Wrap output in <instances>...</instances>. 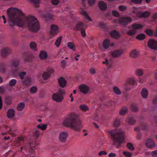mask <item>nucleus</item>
<instances>
[{
	"instance_id": "24",
	"label": "nucleus",
	"mask_w": 157,
	"mask_h": 157,
	"mask_svg": "<svg viewBox=\"0 0 157 157\" xmlns=\"http://www.w3.org/2000/svg\"><path fill=\"white\" fill-rule=\"evenodd\" d=\"M29 46L30 48L33 51H35L37 50L36 44L34 41H32L30 43Z\"/></svg>"
},
{
	"instance_id": "23",
	"label": "nucleus",
	"mask_w": 157,
	"mask_h": 157,
	"mask_svg": "<svg viewBox=\"0 0 157 157\" xmlns=\"http://www.w3.org/2000/svg\"><path fill=\"white\" fill-rule=\"evenodd\" d=\"M141 94L143 98H147L148 95V92L146 88L143 89L142 90Z\"/></svg>"
},
{
	"instance_id": "11",
	"label": "nucleus",
	"mask_w": 157,
	"mask_h": 157,
	"mask_svg": "<svg viewBox=\"0 0 157 157\" xmlns=\"http://www.w3.org/2000/svg\"><path fill=\"white\" fill-rule=\"evenodd\" d=\"M58 83L60 87L62 88H64L67 84L66 79L63 77H61L58 78Z\"/></svg>"
},
{
	"instance_id": "50",
	"label": "nucleus",
	"mask_w": 157,
	"mask_h": 157,
	"mask_svg": "<svg viewBox=\"0 0 157 157\" xmlns=\"http://www.w3.org/2000/svg\"><path fill=\"white\" fill-rule=\"evenodd\" d=\"M131 2L136 4H140L142 3V0H131Z\"/></svg>"
},
{
	"instance_id": "28",
	"label": "nucleus",
	"mask_w": 157,
	"mask_h": 157,
	"mask_svg": "<svg viewBox=\"0 0 157 157\" xmlns=\"http://www.w3.org/2000/svg\"><path fill=\"white\" fill-rule=\"evenodd\" d=\"M25 107V104L24 102L19 103L17 106V109L20 111L22 110Z\"/></svg>"
},
{
	"instance_id": "1",
	"label": "nucleus",
	"mask_w": 157,
	"mask_h": 157,
	"mask_svg": "<svg viewBox=\"0 0 157 157\" xmlns=\"http://www.w3.org/2000/svg\"><path fill=\"white\" fill-rule=\"evenodd\" d=\"M7 14L11 21L9 22L10 26L17 25L20 27L26 24L29 29L33 33H37L40 29V25L37 18L34 16H29L23 18H14L17 16H22L24 14L22 11L18 9L12 8L7 10Z\"/></svg>"
},
{
	"instance_id": "32",
	"label": "nucleus",
	"mask_w": 157,
	"mask_h": 157,
	"mask_svg": "<svg viewBox=\"0 0 157 157\" xmlns=\"http://www.w3.org/2000/svg\"><path fill=\"white\" fill-rule=\"evenodd\" d=\"M81 14L82 15L84 16L89 21H92V20L91 17L89 16L87 13L85 11L82 10L81 12Z\"/></svg>"
},
{
	"instance_id": "38",
	"label": "nucleus",
	"mask_w": 157,
	"mask_h": 157,
	"mask_svg": "<svg viewBox=\"0 0 157 157\" xmlns=\"http://www.w3.org/2000/svg\"><path fill=\"white\" fill-rule=\"evenodd\" d=\"M46 20H52L53 18V16L51 14L48 13L45 14L44 16Z\"/></svg>"
},
{
	"instance_id": "5",
	"label": "nucleus",
	"mask_w": 157,
	"mask_h": 157,
	"mask_svg": "<svg viewBox=\"0 0 157 157\" xmlns=\"http://www.w3.org/2000/svg\"><path fill=\"white\" fill-rule=\"evenodd\" d=\"M143 25L140 24H133L131 25L132 29L129 30L127 34L130 36L135 35L137 32V30L142 29Z\"/></svg>"
},
{
	"instance_id": "63",
	"label": "nucleus",
	"mask_w": 157,
	"mask_h": 157,
	"mask_svg": "<svg viewBox=\"0 0 157 157\" xmlns=\"http://www.w3.org/2000/svg\"><path fill=\"white\" fill-rule=\"evenodd\" d=\"M152 19L154 21L157 19V12L154 13L152 16Z\"/></svg>"
},
{
	"instance_id": "9",
	"label": "nucleus",
	"mask_w": 157,
	"mask_h": 157,
	"mask_svg": "<svg viewBox=\"0 0 157 157\" xmlns=\"http://www.w3.org/2000/svg\"><path fill=\"white\" fill-rule=\"evenodd\" d=\"M68 135V133L66 132H60L59 136V139L60 141L62 143L66 142Z\"/></svg>"
},
{
	"instance_id": "3",
	"label": "nucleus",
	"mask_w": 157,
	"mask_h": 157,
	"mask_svg": "<svg viewBox=\"0 0 157 157\" xmlns=\"http://www.w3.org/2000/svg\"><path fill=\"white\" fill-rule=\"evenodd\" d=\"M107 132L110 134V135L112 138L113 144L116 145L117 148L121 146V144L124 141V132L120 131L118 129L116 128L111 131H109Z\"/></svg>"
},
{
	"instance_id": "22",
	"label": "nucleus",
	"mask_w": 157,
	"mask_h": 157,
	"mask_svg": "<svg viewBox=\"0 0 157 157\" xmlns=\"http://www.w3.org/2000/svg\"><path fill=\"white\" fill-rule=\"evenodd\" d=\"M31 80L30 78L28 77H25L24 79L22 81L23 84L26 86L29 85L31 83Z\"/></svg>"
},
{
	"instance_id": "61",
	"label": "nucleus",
	"mask_w": 157,
	"mask_h": 157,
	"mask_svg": "<svg viewBox=\"0 0 157 157\" xmlns=\"http://www.w3.org/2000/svg\"><path fill=\"white\" fill-rule=\"evenodd\" d=\"M12 64L13 66L15 67H18L19 65V62L18 61H14Z\"/></svg>"
},
{
	"instance_id": "58",
	"label": "nucleus",
	"mask_w": 157,
	"mask_h": 157,
	"mask_svg": "<svg viewBox=\"0 0 157 157\" xmlns=\"http://www.w3.org/2000/svg\"><path fill=\"white\" fill-rule=\"evenodd\" d=\"M90 73L92 75H94L96 73V71L94 68L93 67L91 68L89 70Z\"/></svg>"
},
{
	"instance_id": "53",
	"label": "nucleus",
	"mask_w": 157,
	"mask_h": 157,
	"mask_svg": "<svg viewBox=\"0 0 157 157\" xmlns=\"http://www.w3.org/2000/svg\"><path fill=\"white\" fill-rule=\"evenodd\" d=\"M95 2V0H88V2L90 6H92L94 5Z\"/></svg>"
},
{
	"instance_id": "16",
	"label": "nucleus",
	"mask_w": 157,
	"mask_h": 157,
	"mask_svg": "<svg viewBox=\"0 0 157 157\" xmlns=\"http://www.w3.org/2000/svg\"><path fill=\"white\" fill-rule=\"evenodd\" d=\"M39 56L41 60H46L48 57V55L47 52L45 51H41L39 54Z\"/></svg>"
},
{
	"instance_id": "15",
	"label": "nucleus",
	"mask_w": 157,
	"mask_h": 157,
	"mask_svg": "<svg viewBox=\"0 0 157 157\" xmlns=\"http://www.w3.org/2000/svg\"><path fill=\"white\" fill-rule=\"evenodd\" d=\"M123 51L121 50H117L113 52L111 54L112 56L114 58H117L120 57L123 54Z\"/></svg>"
},
{
	"instance_id": "43",
	"label": "nucleus",
	"mask_w": 157,
	"mask_h": 157,
	"mask_svg": "<svg viewBox=\"0 0 157 157\" xmlns=\"http://www.w3.org/2000/svg\"><path fill=\"white\" fill-rule=\"evenodd\" d=\"M126 147L128 148L131 151H133L135 149L133 144L130 143H128L126 145Z\"/></svg>"
},
{
	"instance_id": "62",
	"label": "nucleus",
	"mask_w": 157,
	"mask_h": 157,
	"mask_svg": "<svg viewBox=\"0 0 157 157\" xmlns=\"http://www.w3.org/2000/svg\"><path fill=\"white\" fill-rule=\"evenodd\" d=\"M142 12L141 11H139L137 12L136 13L137 17H139L140 18H142Z\"/></svg>"
},
{
	"instance_id": "34",
	"label": "nucleus",
	"mask_w": 157,
	"mask_h": 157,
	"mask_svg": "<svg viewBox=\"0 0 157 157\" xmlns=\"http://www.w3.org/2000/svg\"><path fill=\"white\" fill-rule=\"evenodd\" d=\"M144 74V70L141 69H138L136 70V74L138 76H142Z\"/></svg>"
},
{
	"instance_id": "14",
	"label": "nucleus",
	"mask_w": 157,
	"mask_h": 157,
	"mask_svg": "<svg viewBox=\"0 0 157 157\" xmlns=\"http://www.w3.org/2000/svg\"><path fill=\"white\" fill-rule=\"evenodd\" d=\"M86 26L85 25L84 23L81 22H78L75 26V29L77 31L81 30L86 29Z\"/></svg>"
},
{
	"instance_id": "45",
	"label": "nucleus",
	"mask_w": 157,
	"mask_h": 157,
	"mask_svg": "<svg viewBox=\"0 0 157 157\" xmlns=\"http://www.w3.org/2000/svg\"><path fill=\"white\" fill-rule=\"evenodd\" d=\"M17 81L15 79H12L10 81L9 85L10 86L13 87L16 84Z\"/></svg>"
},
{
	"instance_id": "27",
	"label": "nucleus",
	"mask_w": 157,
	"mask_h": 157,
	"mask_svg": "<svg viewBox=\"0 0 157 157\" xmlns=\"http://www.w3.org/2000/svg\"><path fill=\"white\" fill-rule=\"evenodd\" d=\"M110 41L109 39H106L103 42V46L105 49H107L109 46Z\"/></svg>"
},
{
	"instance_id": "4",
	"label": "nucleus",
	"mask_w": 157,
	"mask_h": 157,
	"mask_svg": "<svg viewBox=\"0 0 157 157\" xmlns=\"http://www.w3.org/2000/svg\"><path fill=\"white\" fill-rule=\"evenodd\" d=\"M65 94L66 92L65 90L60 88L56 93L53 94L52 99L56 102H61L64 99L63 95Z\"/></svg>"
},
{
	"instance_id": "12",
	"label": "nucleus",
	"mask_w": 157,
	"mask_h": 157,
	"mask_svg": "<svg viewBox=\"0 0 157 157\" xmlns=\"http://www.w3.org/2000/svg\"><path fill=\"white\" fill-rule=\"evenodd\" d=\"M36 144L35 140L32 141H30L29 144L26 145V146L24 147V149L30 150V151H31Z\"/></svg>"
},
{
	"instance_id": "19",
	"label": "nucleus",
	"mask_w": 157,
	"mask_h": 157,
	"mask_svg": "<svg viewBox=\"0 0 157 157\" xmlns=\"http://www.w3.org/2000/svg\"><path fill=\"white\" fill-rule=\"evenodd\" d=\"M139 52L136 50H133L132 51L130 54V56L132 58H136L139 56Z\"/></svg>"
},
{
	"instance_id": "44",
	"label": "nucleus",
	"mask_w": 157,
	"mask_h": 157,
	"mask_svg": "<svg viewBox=\"0 0 157 157\" xmlns=\"http://www.w3.org/2000/svg\"><path fill=\"white\" fill-rule=\"evenodd\" d=\"M37 89V88L36 86H33L30 88V92L31 93L34 94L36 92Z\"/></svg>"
},
{
	"instance_id": "36",
	"label": "nucleus",
	"mask_w": 157,
	"mask_h": 157,
	"mask_svg": "<svg viewBox=\"0 0 157 157\" xmlns=\"http://www.w3.org/2000/svg\"><path fill=\"white\" fill-rule=\"evenodd\" d=\"M151 13L148 11H145L142 12V18H147L150 16Z\"/></svg>"
},
{
	"instance_id": "56",
	"label": "nucleus",
	"mask_w": 157,
	"mask_h": 157,
	"mask_svg": "<svg viewBox=\"0 0 157 157\" xmlns=\"http://www.w3.org/2000/svg\"><path fill=\"white\" fill-rule=\"evenodd\" d=\"M40 134V131L38 130H36L34 133L33 136L36 137H38Z\"/></svg>"
},
{
	"instance_id": "35",
	"label": "nucleus",
	"mask_w": 157,
	"mask_h": 157,
	"mask_svg": "<svg viewBox=\"0 0 157 157\" xmlns=\"http://www.w3.org/2000/svg\"><path fill=\"white\" fill-rule=\"evenodd\" d=\"M131 110L134 112H137L138 111V107L135 104H132L131 105Z\"/></svg>"
},
{
	"instance_id": "48",
	"label": "nucleus",
	"mask_w": 157,
	"mask_h": 157,
	"mask_svg": "<svg viewBox=\"0 0 157 157\" xmlns=\"http://www.w3.org/2000/svg\"><path fill=\"white\" fill-rule=\"evenodd\" d=\"M127 7L126 6H119L118 9L119 10L121 11H123L127 9Z\"/></svg>"
},
{
	"instance_id": "29",
	"label": "nucleus",
	"mask_w": 157,
	"mask_h": 157,
	"mask_svg": "<svg viewBox=\"0 0 157 157\" xmlns=\"http://www.w3.org/2000/svg\"><path fill=\"white\" fill-rule=\"evenodd\" d=\"M146 35L144 33H141L136 36V38L138 40H143L146 38Z\"/></svg>"
},
{
	"instance_id": "49",
	"label": "nucleus",
	"mask_w": 157,
	"mask_h": 157,
	"mask_svg": "<svg viewBox=\"0 0 157 157\" xmlns=\"http://www.w3.org/2000/svg\"><path fill=\"white\" fill-rule=\"evenodd\" d=\"M123 154L127 157H131L132 156V153L128 151H124Z\"/></svg>"
},
{
	"instance_id": "60",
	"label": "nucleus",
	"mask_w": 157,
	"mask_h": 157,
	"mask_svg": "<svg viewBox=\"0 0 157 157\" xmlns=\"http://www.w3.org/2000/svg\"><path fill=\"white\" fill-rule=\"evenodd\" d=\"M85 29H84L80 31L81 34L84 37H85L86 36V34L85 32Z\"/></svg>"
},
{
	"instance_id": "18",
	"label": "nucleus",
	"mask_w": 157,
	"mask_h": 157,
	"mask_svg": "<svg viewBox=\"0 0 157 157\" xmlns=\"http://www.w3.org/2000/svg\"><path fill=\"white\" fill-rule=\"evenodd\" d=\"M15 116V112L14 109H9L7 112V116L9 119L13 118Z\"/></svg>"
},
{
	"instance_id": "42",
	"label": "nucleus",
	"mask_w": 157,
	"mask_h": 157,
	"mask_svg": "<svg viewBox=\"0 0 157 157\" xmlns=\"http://www.w3.org/2000/svg\"><path fill=\"white\" fill-rule=\"evenodd\" d=\"M79 107L82 110L85 112L88 110L89 109L88 107L85 105H81Z\"/></svg>"
},
{
	"instance_id": "52",
	"label": "nucleus",
	"mask_w": 157,
	"mask_h": 157,
	"mask_svg": "<svg viewBox=\"0 0 157 157\" xmlns=\"http://www.w3.org/2000/svg\"><path fill=\"white\" fill-rule=\"evenodd\" d=\"M120 121L119 120L116 119L114 122V124L115 126L118 127L120 125Z\"/></svg>"
},
{
	"instance_id": "13",
	"label": "nucleus",
	"mask_w": 157,
	"mask_h": 157,
	"mask_svg": "<svg viewBox=\"0 0 157 157\" xmlns=\"http://www.w3.org/2000/svg\"><path fill=\"white\" fill-rule=\"evenodd\" d=\"M79 90L81 92L86 94L89 91V88L85 84H82L79 86Z\"/></svg>"
},
{
	"instance_id": "40",
	"label": "nucleus",
	"mask_w": 157,
	"mask_h": 157,
	"mask_svg": "<svg viewBox=\"0 0 157 157\" xmlns=\"http://www.w3.org/2000/svg\"><path fill=\"white\" fill-rule=\"evenodd\" d=\"M113 91L114 92L117 94V95H120L121 94V92L119 89L118 88L117 86H114L113 87Z\"/></svg>"
},
{
	"instance_id": "26",
	"label": "nucleus",
	"mask_w": 157,
	"mask_h": 157,
	"mask_svg": "<svg viewBox=\"0 0 157 157\" xmlns=\"http://www.w3.org/2000/svg\"><path fill=\"white\" fill-rule=\"evenodd\" d=\"M6 69L5 65L3 63L0 64V72L4 74L6 72Z\"/></svg>"
},
{
	"instance_id": "6",
	"label": "nucleus",
	"mask_w": 157,
	"mask_h": 157,
	"mask_svg": "<svg viewBox=\"0 0 157 157\" xmlns=\"http://www.w3.org/2000/svg\"><path fill=\"white\" fill-rule=\"evenodd\" d=\"M148 47L152 49L157 50V41L154 39H150L147 42Z\"/></svg>"
},
{
	"instance_id": "64",
	"label": "nucleus",
	"mask_w": 157,
	"mask_h": 157,
	"mask_svg": "<svg viewBox=\"0 0 157 157\" xmlns=\"http://www.w3.org/2000/svg\"><path fill=\"white\" fill-rule=\"evenodd\" d=\"M107 154V153L105 151H101L99 153L98 155L99 156H101L102 155H106Z\"/></svg>"
},
{
	"instance_id": "10",
	"label": "nucleus",
	"mask_w": 157,
	"mask_h": 157,
	"mask_svg": "<svg viewBox=\"0 0 157 157\" xmlns=\"http://www.w3.org/2000/svg\"><path fill=\"white\" fill-rule=\"evenodd\" d=\"M98 6L100 10L101 11H105L107 8V4L103 1H100L98 4Z\"/></svg>"
},
{
	"instance_id": "2",
	"label": "nucleus",
	"mask_w": 157,
	"mask_h": 157,
	"mask_svg": "<svg viewBox=\"0 0 157 157\" xmlns=\"http://www.w3.org/2000/svg\"><path fill=\"white\" fill-rule=\"evenodd\" d=\"M82 121L79 119L77 115L71 113L63 122V125L69 127L76 132L80 131L82 127Z\"/></svg>"
},
{
	"instance_id": "51",
	"label": "nucleus",
	"mask_w": 157,
	"mask_h": 157,
	"mask_svg": "<svg viewBox=\"0 0 157 157\" xmlns=\"http://www.w3.org/2000/svg\"><path fill=\"white\" fill-rule=\"evenodd\" d=\"M112 13L113 15L115 17H119L120 16V15L119 13L115 10H113L112 11Z\"/></svg>"
},
{
	"instance_id": "21",
	"label": "nucleus",
	"mask_w": 157,
	"mask_h": 157,
	"mask_svg": "<svg viewBox=\"0 0 157 157\" xmlns=\"http://www.w3.org/2000/svg\"><path fill=\"white\" fill-rule=\"evenodd\" d=\"M110 36L114 39H117L119 37V33L116 30H113L111 31L110 33Z\"/></svg>"
},
{
	"instance_id": "54",
	"label": "nucleus",
	"mask_w": 157,
	"mask_h": 157,
	"mask_svg": "<svg viewBox=\"0 0 157 157\" xmlns=\"http://www.w3.org/2000/svg\"><path fill=\"white\" fill-rule=\"evenodd\" d=\"M5 101L7 105H10L11 103L10 99L9 97H7L5 98Z\"/></svg>"
},
{
	"instance_id": "8",
	"label": "nucleus",
	"mask_w": 157,
	"mask_h": 157,
	"mask_svg": "<svg viewBox=\"0 0 157 157\" xmlns=\"http://www.w3.org/2000/svg\"><path fill=\"white\" fill-rule=\"evenodd\" d=\"M132 21V18L129 17H123L119 21V23L122 25H126Z\"/></svg>"
},
{
	"instance_id": "55",
	"label": "nucleus",
	"mask_w": 157,
	"mask_h": 157,
	"mask_svg": "<svg viewBox=\"0 0 157 157\" xmlns=\"http://www.w3.org/2000/svg\"><path fill=\"white\" fill-rule=\"evenodd\" d=\"M59 2V0H51L52 4L54 5H58Z\"/></svg>"
},
{
	"instance_id": "41",
	"label": "nucleus",
	"mask_w": 157,
	"mask_h": 157,
	"mask_svg": "<svg viewBox=\"0 0 157 157\" xmlns=\"http://www.w3.org/2000/svg\"><path fill=\"white\" fill-rule=\"evenodd\" d=\"M145 32L147 35L150 36H152L153 35V31L150 29H146L145 31Z\"/></svg>"
},
{
	"instance_id": "31",
	"label": "nucleus",
	"mask_w": 157,
	"mask_h": 157,
	"mask_svg": "<svg viewBox=\"0 0 157 157\" xmlns=\"http://www.w3.org/2000/svg\"><path fill=\"white\" fill-rule=\"evenodd\" d=\"M67 46L73 51L75 50V47L74 43L73 42H69L67 43Z\"/></svg>"
},
{
	"instance_id": "39",
	"label": "nucleus",
	"mask_w": 157,
	"mask_h": 157,
	"mask_svg": "<svg viewBox=\"0 0 157 157\" xmlns=\"http://www.w3.org/2000/svg\"><path fill=\"white\" fill-rule=\"evenodd\" d=\"M127 82L130 84L133 85L136 82V80L134 78H130L127 79Z\"/></svg>"
},
{
	"instance_id": "33",
	"label": "nucleus",
	"mask_w": 157,
	"mask_h": 157,
	"mask_svg": "<svg viewBox=\"0 0 157 157\" xmlns=\"http://www.w3.org/2000/svg\"><path fill=\"white\" fill-rule=\"evenodd\" d=\"M127 110L128 109L126 107H123L120 111V114L122 115H125L126 113Z\"/></svg>"
},
{
	"instance_id": "37",
	"label": "nucleus",
	"mask_w": 157,
	"mask_h": 157,
	"mask_svg": "<svg viewBox=\"0 0 157 157\" xmlns=\"http://www.w3.org/2000/svg\"><path fill=\"white\" fill-rule=\"evenodd\" d=\"M42 75L44 79L45 80L48 79L50 76V75L47 71L44 72Z\"/></svg>"
},
{
	"instance_id": "57",
	"label": "nucleus",
	"mask_w": 157,
	"mask_h": 157,
	"mask_svg": "<svg viewBox=\"0 0 157 157\" xmlns=\"http://www.w3.org/2000/svg\"><path fill=\"white\" fill-rule=\"evenodd\" d=\"M67 64L65 60H62L61 61V67L63 68H64Z\"/></svg>"
},
{
	"instance_id": "7",
	"label": "nucleus",
	"mask_w": 157,
	"mask_h": 157,
	"mask_svg": "<svg viewBox=\"0 0 157 157\" xmlns=\"http://www.w3.org/2000/svg\"><path fill=\"white\" fill-rule=\"evenodd\" d=\"M12 50L8 48H3L1 51V55L3 58H6L8 56L12 54Z\"/></svg>"
},
{
	"instance_id": "17",
	"label": "nucleus",
	"mask_w": 157,
	"mask_h": 157,
	"mask_svg": "<svg viewBox=\"0 0 157 157\" xmlns=\"http://www.w3.org/2000/svg\"><path fill=\"white\" fill-rule=\"evenodd\" d=\"M59 32V29L57 25H52L51 26V33L52 34H56Z\"/></svg>"
},
{
	"instance_id": "47",
	"label": "nucleus",
	"mask_w": 157,
	"mask_h": 157,
	"mask_svg": "<svg viewBox=\"0 0 157 157\" xmlns=\"http://www.w3.org/2000/svg\"><path fill=\"white\" fill-rule=\"evenodd\" d=\"M26 75V72L25 71H22L19 74V76L21 80H23L24 76Z\"/></svg>"
},
{
	"instance_id": "46",
	"label": "nucleus",
	"mask_w": 157,
	"mask_h": 157,
	"mask_svg": "<svg viewBox=\"0 0 157 157\" xmlns=\"http://www.w3.org/2000/svg\"><path fill=\"white\" fill-rule=\"evenodd\" d=\"M47 125L45 124H41L37 125V127L38 128H40L42 130H45L46 129Z\"/></svg>"
},
{
	"instance_id": "25",
	"label": "nucleus",
	"mask_w": 157,
	"mask_h": 157,
	"mask_svg": "<svg viewBox=\"0 0 157 157\" xmlns=\"http://www.w3.org/2000/svg\"><path fill=\"white\" fill-rule=\"evenodd\" d=\"M126 121L130 125H133L136 122V120L135 119L132 117H129L128 118Z\"/></svg>"
},
{
	"instance_id": "30",
	"label": "nucleus",
	"mask_w": 157,
	"mask_h": 157,
	"mask_svg": "<svg viewBox=\"0 0 157 157\" xmlns=\"http://www.w3.org/2000/svg\"><path fill=\"white\" fill-rule=\"evenodd\" d=\"M62 39V36H60L56 39L55 44L57 48H58L61 42Z\"/></svg>"
},
{
	"instance_id": "59",
	"label": "nucleus",
	"mask_w": 157,
	"mask_h": 157,
	"mask_svg": "<svg viewBox=\"0 0 157 157\" xmlns=\"http://www.w3.org/2000/svg\"><path fill=\"white\" fill-rule=\"evenodd\" d=\"M151 155L153 157H157V150L152 151Z\"/></svg>"
},
{
	"instance_id": "20",
	"label": "nucleus",
	"mask_w": 157,
	"mask_h": 157,
	"mask_svg": "<svg viewBox=\"0 0 157 157\" xmlns=\"http://www.w3.org/2000/svg\"><path fill=\"white\" fill-rule=\"evenodd\" d=\"M146 146L149 148H152L155 146V144L152 140L149 139L147 140L146 143Z\"/></svg>"
}]
</instances>
